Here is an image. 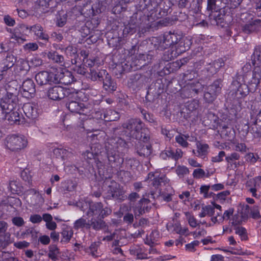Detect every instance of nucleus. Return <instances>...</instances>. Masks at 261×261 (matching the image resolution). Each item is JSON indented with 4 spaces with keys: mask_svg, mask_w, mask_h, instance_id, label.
Wrapping results in <instances>:
<instances>
[{
    "mask_svg": "<svg viewBox=\"0 0 261 261\" xmlns=\"http://www.w3.org/2000/svg\"><path fill=\"white\" fill-rule=\"evenodd\" d=\"M152 17V14L145 15L142 11L137 12L131 17L129 23L123 30V33L132 35L137 31L142 34L148 31L153 25L150 20L153 19Z\"/></svg>",
    "mask_w": 261,
    "mask_h": 261,
    "instance_id": "obj_1",
    "label": "nucleus"
},
{
    "mask_svg": "<svg viewBox=\"0 0 261 261\" xmlns=\"http://www.w3.org/2000/svg\"><path fill=\"white\" fill-rule=\"evenodd\" d=\"M125 145V142L120 137H113L108 140L106 149L109 164L111 167H118L123 163V159L120 157L117 149Z\"/></svg>",
    "mask_w": 261,
    "mask_h": 261,
    "instance_id": "obj_2",
    "label": "nucleus"
},
{
    "mask_svg": "<svg viewBox=\"0 0 261 261\" xmlns=\"http://www.w3.org/2000/svg\"><path fill=\"white\" fill-rule=\"evenodd\" d=\"M48 97L54 100H60L65 97L75 98L76 91L74 89L55 86L50 88L47 92Z\"/></svg>",
    "mask_w": 261,
    "mask_h": 261,
    "instance_id": "obj_3",
    "label": "nucleus"
},
{
    "mask_svg": "<svg viewBox=\"0 0 261 261\" xmlns=\"http://www.w3.org/2000/svg\"><path fill=\"white\" fill-rule=\"evenodd\" d=\"M28 141L24 137L13 134L7 136L4 140L6 148L12 151H17L24 148Z\"/></svg>",
    "mask_w": 261,
    "mask_h": 261,
    "instance_id": "obj_4",
    "label": "nucleus"
},
{
    "mask_svg": "<svg viewBox=\"0 0 261 261\" xmlns=\"http://www.w3.org/2000/svg\"><path fill=\"white\" fill-rule=\"evenodd\" d=\"M156 4V6H151L152 8L150 9L152 12L150 16L152 14V23L155 18H159L167 15L172 6V3L170 0H159ZM150 20H151V19Z\"/></svg>",
    "mask_w": 261,
    "mask_h": 261,
    "instance_id": "obj_5",
    "label": "nucleus"
},
{
    "mask_svg": "<svg viewBox=\"0 0 261 261\" xmlns=\"http://www.w3.org/2000/svg\"><path fill=\"white\" fill-rule=\"evenodd\" d=\"M223 79H218L214 81L206 88L204 94V99L208 103H212L221 93L223 87Z\"/></svg>",
    "mask_w": 261,
    "mask_h": 261,
    "instance_id": "obj_6",
    "label": "nucleus"
},
{
    "mask_svg": "<svg viewBox=\"0 0 261 261\" xmlns=\"http://www.w3.org/2000/svg\"><path fill=\"white\" fill-rule=\"evenodd\" d=\"M144 124L140 119H130L123 123L122 127L128 133V136L135 139L140 138V132Z\"/></svg>",
    "mask_w": 261,
    "mask_h": 261,
    "instance_id": "obj_7",
    "label": "nucleus"
},
{
    "mask_svg": "<svg viewBox=\"0 0 261 261\" xmlns=\"http://www.w3.org/2000/svg\"><path fill=\"white\" fill-rule=\"evenodd\" d=\"M109 185V191L111 193L112 197L117 200L119 202H122L127 199L125 195L126 191L123 187L113 180L110 179Z\"/></svg>",
    "mask_w": 261,
    "mask_h": 261,
    "instance_id": "obj_8",
    "label": "nucleus"
},
{
    "mask_svg": "<svg viewBox=\"0 0 261 261\" xmlns=\"http://www.w3.org/2000/svg\"><path fill=\"white\" fill-rule=\"evenodd\" d=\"M78 93V92L76 91V97L75 98L66 97L67 101L66 103V107L71 113L80 114H84L87 108L84 103L80 102Z\"/></svg>",
    "mask_w": 261,
    "mask_h": 261,
    "instance_id": "obj_9",
    "label": "nucleus"
},
{
    "mask_svg": "<svg viewBox=\"0 0 261 261\" xmlns=\"http://www.w3.org/2000/svg\"><path fill=\"white\" fill-rule=\"evenodd\" d=\"M181 39V35L177 33L169 32L164 34L163 39L159 44V47L161 49L177 45L178 41Z\"/></svg>",
    "mask_w": 261,
    "mask_h": 261,
    "instance_id": "obj_10",
    "label": "nucleus"
},
{
    "mask_svg": "<svg viewBox=\"0 0 261 261\" xmlns=\"http://www.w3.org/2000/svg\"><path fill=\"white\" fill-rule=\"evenodd\" d=\"M18 101V99H12L6 95L2 98L0 103L2 113H9L13 111L16 107Z\"/></svg>",
    "mask_w": 261,
    "mask_h": 261,
    "instance_id": "obj_11",
    "label": "nucleus"
},
{
    "mask_svg": "<svg viewBox=\"0 0 261 261\" xmlns=\"http://www.w3.org/2000/svg\"><path fill=\"white\" fill-rule=\"evenodd\" d=\"M151 207L150 200L148 199L144 198L141 199L135 206H133L135 217H139L148 212Z\"/></svg>",
    "mask_w": 261,
    "mask_h": 261,
    "instance_id": "obj_12",
    "label": "nucleus"
},
{
    "mask_svg": "<svg viewBox=\"0 0 261 261\" xmlns=\"http://www.w3.org/2000/svg\"><path fill=\"white\" fill-rule=\"evenodd\" d=\"M261 184V176L255 177L247 180L245 186L249 192L255 198H258L259 195L257 194V191Z\"/></svg>",
    "mask_w": 261,
    "mask_h": 261,
    "instance_id": "obj_13",
    "label": "nucleus"
},
{
    "mask_svg": "<svg viewBox=\"0 0 261 261\" xmlns=\"http://www.w3.org/2000/svg\"><path fill=\"white\" fill-rule=\"evenodd\" d=\"M21 89L23 96L27 98L32 97L36 92L35 85L33 81L31 79L24 81L22 84Z\"/></svg>",
    "mask_w": 261,
    "mask_h": 261,
    "instance_id": "obj_14",
    "label": "nucleus"
},
{
    "mask_svg": "<svg viewBox=\"0 0 261 261\" xmlns=\"http://www.w3.org/2000/svg\"><path fill=\"white\" fill-rule=\"evenodd\" d=\"M22 110L25 116L29 119L34 120L39 115L37 106L35 103H24L22 107Z\"/></svg>",
    "mask_w": 261,
    "mask_h": 261,
    "instance_id": "obj_15",
    "label": "nucleus"
},
{
    "mask_svg": "<svg viewBox=\"0 0 261 261\" xmlns=\"http://www.w3.org/2000/svg\"><path fill=\"white\" fill-rule=\"evenodd\" d=\"M105 74V75L102 76V79L100 81L102 82L103 88L109 92L115 91L117 89L116 83L106 70Z\"/></svg>",
    "mask_w": 261,
    "mask_h": 261,
    "instance_id": "obj_16",
    "label": "nucleus"
},
{
    "mask_svg": "<svg viewBox=\"0 0 261 261\" xmlns=\"http://www.w3.org/2000/svg\"><path fill=\"white\" fill-rule=\"evenodd\" d=\"M224 65L223 60L222 59H219L207 64L204 70L207 72L208 76H211L216 74Z\"/></svg>",
    "mask_w": 261,
    "mask_h": 261,
    "instance_id": "obj_17",
    "label": "nucleus"
},
{
    "mask_svg": "<svg viewBox=\"0 0 261 261\" xmlns=\"http://www.w3.org/2000/svg\"><path fill=\"white\" fill-rule=\"evenodd\" d=\"M145 76L140 73L132 75L128 81L129 86L134 89L142 87L144 83Z\"/></svg>",
    "mask_w": 261,
    "mask_h": 261,
    "instance_id": "obj_18",
    "label": "nucleus"
},
{
    "mask_svg": "<svg viewBox=\"0 0 261 261\" xmlns=\"http://www.w3.org/2000/svg\"><path fill=\"white\" fill-rule=\"evenodd\" d=\"M146 143V144H145L144 143L138 142L136 144L135 149L136 152L141 156L147 157L152 153V148L151 145L149 143Z\"/></svg>",
    "mask_w": 261,
    "mask_h": 261,
    "instance_id": "obj_19",
    "label": "nucleus"
},
{
    "mask_svg": "<svg viewBox=\"0 0 261 261\" xmlns=\"http://www.w3.org/2000/svg\"><path fill=\"white\" fill-rule=\"evenodd\" d=\"M91 228L98 231L108 228V225L102 219L97 217L96 218H92L89 220V229Z\"/></svg>",
    "mask_w": 261,
    "mask_h": 261,
    "instance_id": "obj_20",
    "label": "nucleus"
},
{
    "mask_svg": "<svg viewBox=\"0 0 261 261\" xmlns=\"http://www.w3.org/2000/svg\"><path fill=\"white\" fill-rule=\"evenodd\" d=\"M35 80L40 86L51 84L50 81V71H43L38 72L35 76Z\"/></svg>",
    "mask_w": 261,
    "mask_h": 261,
    "instance_id": "obj_21",
    "label": "nucleus"
},
{
    "mask_svg": "<svg viewBox=\"0 0 261 261\" xmlns=\"http://www.w3.org/2000/svg\"><path fill=\"white\" fill-rule=\"evenodd\" d=\"M101 202H91L89 204V209L86 212V215L89 217L99 216L101 208Z\"/></svg>",
    "mask_w": 261,
    "mask_h": 261,
    "instance_id": "obj_22",
    "label": "nucleus"
},
{
    "mask_svg": "<svg viewBox=\"0 0 261 261\" xmlns=\"http://www.w3.org/2000/svg\"><path fill=\"white\" fill-rule=\"evenodd\" d=\"M6 119H8L10 122L19 124L20 121V115L18 112L14 111V110L9 113H2L0 116V121H1Z\"/></svg>",
    "mask_w": 261,
    "mask_h": 261,
    "instance_id": "obj_23",
    "label": "nucleus"
},
{
    "mask_svg": "<svg viewBox=\"0 0 261 261\" xmlns=\"http://www.w3.org/2000/svg\"><path fill=\"white\" fill-rule=\"evenodd\" d=\"M191 45L190 40L187 37H182L181 35V39L178 41L177 46H176L177 47L176 51L178 54L185 52L190 48Z\"/></svg>",
    "mask_w": 261,
    "mask_h": 261,
    "instance_id": "obj_24",
    "label": "nucleus"
},
{
    "mask_svg": "<svg viewBox=\"0 0 261 261\" xmlns=\"http://www.w3.org/2000/svg\"><path fill=\"white\" fill-rule=\"evenodd\" d=\"M106 70H95L94 69H89V71L86 74L87 78L90 79L92 81H100L102 79V76L105 75Z\"/></svg>",
    "mask_w": 261,
    "mask_h": 261,
    "instance_id": "obj_25",
    "label": "nucleus"
},
{
    "mask_svg": "<svg viewBox=\"0 0 261 261\" xmlns=\"http://www.w3.org/2000/svg\"><path fill=\"white\" fill-rule=\"evenodd\" d=\"M119 113L113 110L109 109L107 110L103 115V118L102 114L100 115V118L102 121L103 120L105 121H116L119 118Z\"/></svg>",
    "mask_w": 261,
    "mask_h": 261,
    "instance_id": "obj_26",
    "label": "nucleus"
},
{
    "mask_svg": "<svg viewBox=\"0 0 261 261\" xmlns=\"http://www.w3.org/2000/svg\"><path fill=\"white\" fill-rule=\"evenodd\" d=\"M215 11L214 12H212L209 16L211 23L213 24L223 27L224 25V15L218 12L217 10Z\"/></svg>",
    "mask_w": 261,
    "mask_h": 261,
    "instance_id": "obj_27",
    "label": "nucleus"
},
{
    "mask_svg": "<svg viewBox=\"0 0 261 261\" xmlns=\"http://www.w3.org/2000/svg\"><path fill=\"white\" fill-rule=\"evenodd\" d=\"M243 211H244L245 217H248V214L250 213L252 218L253 219H257L260 217L258 207L257 206H253L252 207H250L249 205H246L244 207Z\"/></svg>",
    "mask_w": 261,
    "mask_h": 261,
    "instance_id": "obj_28",
    "label": "nucleus"
},
{
    "mask_svg": "<svg viewBox=\"0 0 261 261\" xmlns=\"http://www.w3.org/2000/svg\"><path fill=\"white\" fill-rule=\"evenodd\" d=\"M153 59V55L149 53L148 54H140L138 56L137 65L140 67L144 66L151 63Z\"/></svg>",
    "mask_w": 261,
    "mask_h": 261,
    "instance_id": "obj_29",
    "label": "nucleus"
},
{
    "mask_svg": "<svg viewBox=\"0 0 261 261\" xmlns=\"http://www.w3.org/2000/svg\"><path fill=\"white\" fill-rule=\"evenodd\" d=\"M261 20L255 19L249 22L248 23L245 24L243 27V31L247 34L255 31L260 25Z\"/></svg>",
    "mask_w": 261,
    "mask_h": 261,
    "instance_id": "obj_30",
    "label": "nucleus"
},
{
    "mask_svg": "<svg viewBox=\"0 0 261 261\" xmlns=\"http://www.w3.org/2000/svg\"><path fill=\"white\" fill-rule=\"evenodd\" d=\"M17 87L18 85H16L15 82L10 83L6 89V95L11 97L12 99H18L19 90H18Z\"/></svg>",
    "mask_w": 261,
    "mask_h": 261,
    "instance_id": "obj_31",
    "label": "nucleus"
},
{
    "mask_svg": "<svg viewBox=\"0 0 261 261\" xmlns=\"http://www.w3.org/2000/svg\"><path fill=\"white\" fill-rule=\"evenodd\" d=\"M261 79V69L259 67L256 66L252 72V76L251 80L248 83L251 85H254L256 87L260 83Z\"/></svg>",
    "mask_w": 261,
    "mask_h": 261,
    "instance_id": "obj_32",
    "label": "nucleus"
},
{
    "mask_svg": "<svg viewBox=\"0 0 261 261\" xmlns=\"http://www.w3.org/2000/svg\"><path fill=\"white\" fill-rule=\"evenodd\" d=\"M13 242L11 239V234L9 232L0 234V249L6 248Z\"/></svg>",
    "mask_w": 261,
    "mask_h": 261,
    "instance_id": "obj_33",
    "label": "nucleus"
},
{
    "mask_svg": "<svg viewBox=\"0 0 261 261\" xmlns=\"http://www.w3.org/2000/svg\"><path fill=\"white\" fill-rule=\"evenodd\" d=\"M75 81V78L71 72L67 70L63 71L61 84L67 85L71 84Z\"/></svg>",
    "mask_w": 261,
    "mask_h": 261,
    "instance_id": "obj_34",
    "label": "nucleus"
},
{
    "mask_svg": "<svg viewBox=\"0 0 261 261\" xmlns=\"http://www.w3.org/2000/svg\"><path fill=\"white\" fill-rule=\"evenodd\" d=\"M73 228L75 230L84 228L87 229H89V220L87 221L86 219L84 217H81L74 222Z\"/></svg>",
    "mask_w": 261,
    "mask_h": 261,
    "instance_id": "obj_35",
    "label": "nucleus"
},
{
    "mask_svg": "<svg viewBox=\"0 0 261 261\" xmlns=\"http://www.w3.org/2000/svg\"><path fill=\"white\" fill-rule=\"evenodd\" d=\"M130 253L137 256L138 259H144L147 258V254L143 252L142 248L137 245H134L129 249Z\"/></svg>",
    "mask_w": 261,
    "mask_h": 261,
    "instance_id": "obj_36",
    "label": "nucleus"
},
{
    "mask_svg": "<svg viewBox=\"0 0 261 261\" xmlns=\"http://www.w3.org/2000/svg\"><path fill=\"white\" fill-rule=\"evenodd\" d=\"M139 111L141 113L143 119L151 123H153V124L156 125L158 124L155 119L153 114L148 113L146 110L140 108Z\"/></svg>",
    "mask_w": 261,
    "mask_h": 261,
    "instance_id": "obj_37",
    "label": "nucleus"
},
{
    "mask_svg": "<svg viewBox=\"0 0 261 261\" xmlns=\"http://www.w3.org/2000/svg\"><path fill=\"white\" fill-rule=\"evenodd\" d=\"M190 136L188 134H182L180 133L175 137L176 142L183 147H187L189 143L187 140L189 138Z\"/></svg>",
    "mask_w": 261,
    "mask_h": 261,
    "instance_id": "obj_38",
    "label": "nucleus"
},
{
    "mask_svg": "<svg viewBox=\"0 0 261 261\" xmlns=\"http://www.w3.org/2000/svg\"><path fill=\"white\" fill-rule=\"evenodd\" d=\"M60 254V251L57 245H51L49 246V252L48 256L53 261H56L58 259V255Z\"/></svg>",
    "mask_w": 261,
    "mask_h": 261,
    "instance_id": "obj_39",
    "label": "nucleus"
},
{
    "mask_svg": "<svg viewBox=\"0 0 261 261\" xmlns=\"http://www.w3.org/2000/svg\"><path fill=\"white\" fill-rule=\"evenodd\" d=\"M63 71L55 70L50 71V81L51 83H61Z\"/></svg>",
    "mask_w": 261,
    "mask_h": 261,
    "instance_id": "obj_40",
    "label": "nucleus"
},
{
    "mask_svg": "<svg viewBox=\"0 0 261 261\" xmlns=\"http://www.w3.org/2000/svg\"><path fill=\"white\" fill-rule=\"evenodd\" d=\"M248 92V86L245 84H243L239 85L236 92V94L238 98H242L246 96Z\"/></svg>",
    "mask_w": 261,
    "mask_h": 261,
    "instance_id": "obj_41",
    "label": "nucleus"
},
{
    "mask_svg": "<svg viewBox=\"0 0 261 261\" xmlns=\"http://www.w3.org/2000/svg\"><path fill=\"white\" fill-rule=\"evenodd\" d=\"M47 57L50 60H51L56 63L59 64L64 63V57L59 55L56 51L49 52L47 54Z\"/></svg>",
    "mask_w": 261,
    "mask_h": 261,
    "instance_id": "obj_42",
    "label": "nucleus"
},
{
    "mask_svg": "<svg viewBox=\"0 0 261 261\" xmlns=\"http://www.w3.org/2000/svg\"><path fill=\"white\" fill-rule=\"evenodd\" d=\"M61 234L62 239L61 240L62 242L68 243L70 240L73 234V231L69 228H64Z\"/></svg>",
    "mask_w": 261,
    "mask_h": 261,
    "instance_id": "obj_43",
    "label": "nucleus"
},
{
    "mask_svg": "<svg viewBox=\"0 0 261 261\" xmlns=\"http://www.w3.org/2000/svg\"><path fill=\"white\" fill-rule=\"evenodd\" d=\"M215 212V207L211 205L202 206L201 212L199 214V216L201 218L205 217L206 215L212 216L214 215Z\"/></svg>",
    "mask_w": 261,
    "mask_h": 261,
    "instance_id": "obj_44",
    "label": "nucleus"
},
{
    "mask_svg": "<svg viewBox=\"0 0 261 261\" xmlns=\"http://www.w3.org/2000/svg\"><path fill=\"white\" fill-rule=\"evenodd\" d=\"M251 59L253 65L257 64V62H261V46H257L255 48Z\"/></svg>",
    "mask_w": 261,
    "mask_h": 261,
    "instance_id": "obj_45",
    "label": "nucleus"
},
{
    "mask_svg": "<svg viewBox=\"0 0 261 261\" xmlns=\"http://www.w3.org/2000/svg\"><path fill=\"white\" fill-rule=\"evenodd\" d=\"M54 153L57 158H61L62 160H65L71 153L65 149L56 148L54 150Z\"/></svg>",
    "mask_w": 261,
    "mask_h": 261,
    "instance_id": "obj_46",
    "label": "nucleus"
},
{
    "mask_svg": "<svg viewBox=\"0 0 261 261\" xmlns=\"http://www.w3.org/2000/svg\"><path fill=\"white\" fill-rule=\"evenodd\" d=\"M38 232L34 228H29L21 234L23 239L27 238L29 236H31V240L35 241L37 238Z\"/></svg>",
    "mask_w": 261,
    "mask_h": 261,
    "instance_id": "obj_47",
    "label": "nucleus"
},
{
    "mask_svg": "<svg viewBox=\"0 0 261 261\" xmlns=\"http://www.w3.org/2000/svg\"><path fill=\"white\" fill-rule=\"evenodd\" d=\"M56 3L55 0H37L36 1L37 4L41 7L43 10H44L45 8L53 7Z\"/></svg>",
    "mask_w": 261,
    "mask_h": 261,
    "instance_id": "obj_48",
    "label": "nucleus"
},
{
    "mask_svg": "<svg viewBox=\"0 0 261 261\" xmlns=\"http://www.w3.org/2000/svg\"><path fill=\"white\" fill-rule=\"evenodd\" d=\"M140 136H141L140 138L136 139L140 140L143 142V143H148L150 140V132L149 129L143 126L140 132Z\"/></svg>",
    "mask_w": 261,
    "mask_h": 261,
    "instance_id": "obj_49",
    "label": "nucleus"
},
{
    "mask_svg": "<svg viewBox=\"0 0 261 261\" xmlns=\"http://www.w3.org/2000/svg\"><path fill=\"white\" fill-rule=\"evenodd\" d=\"M178 55V53L173 50L169 49L166 51L162 57V59L165 61H169L174 59Z\"/></svg>",
    "mask_w": 261,
    "mask_h": 261,
    "instance_id": "obj_50",
    "label": "nucleus"
},
{
    "mask_svg": "<svg viewBox=\"0 0 261 261\" xmlns=\"http://www.w3.org/2000/svg\"><path fill=\"white\" fill-rule=\"evenodd\" d=\"M247 217L244 216V211L243 210L241 214H235L233 216L231 222L232 225L236 226L241 224L242 222L243 219Z\"/></svg>",
    "mask_w": 261,
    "mask_h": 261,
    "instance_id": "obj_51",
    "label": "nucleus"
},
{
    "mask_svg": "<svg viewBox=\"0 0 261 261\" xmlns=\"http://www.w3.org/2000/svg\"><path fill=\"white\" fill-rule=\"evenodd\" d=\"M234 229L235 230V233L240 236L242 240H248L247 230L245 228L236 226Z\"/></svg>",
    "mask_w": 261,
    "mask_h": 261,
    "instance_id": "obj_52",
    "label": "nucleus"
},
{
    "mask_svg": "<svg viewBox=\"0 0 261 261\" xmlns=\"http://www.w3.org/2000/svg\"><path fill=\"white\" fill-rule=\"evenodd\" d=\"M199 107V101L197 100L194 99L187 102L186 104L187 110L190 112H193L197 110Z\"/></svg>",
    "mask_w": 261,
    "mask_h": 261,
    "instance_id": "obj_53",
    "label": "nucleus"
},
{
    "mask_svg": "<svg viewBox=\"0 0 261 261\" xmlns=\"http://www.w3.org/2000/svg\"><path fill=\"white\" fill-rule=\"evenodd\" d=\"M64 49L66 55L68 57L70 58H75V57H79L76 48L72 46H68Z\"/></svg>",
    "mask_w": 261,
    "mask_h": 261,
    "instance_id": "obj_54",
    "label": "nucleus"
},
{
    "mask_svg": "<svg viewBox=\"0 0 261 261\" xmlns=\"http://www.w3.org/2000/svg\"><path fill=\"white\" fill-rule=\"evenodd\" d=\"M186 216L187 217V219L188 220L189 224L191 227L193 228H195L197 226H199L200 223H197V221L195 218L193 216L191 215L189 213L187 212L186 213Z\"/></svg>",
    "mask_w": 261,
    "mask_h": 261,
    "instance_id": "obj_55",
    "label": "nucleus"
},
{
    "mask_svg": "<svg viewBox=\"0 0 261 261\" xmlns=\"http://www.w3.org/2000/svg\"><path fill=\"white\" fill-rule=\"evenodd\" d=\"M176 173L180 178H181L189 174V170L185 166H178L176 169Z\"/></svg>",
    "mask_w": 261,
    "mask_h": 261,
    "instance_id": "obj_56",
    "label": "nucleus"
},
{
    "mask_svg": "<svg viewBox=\"0 0 261 261\" xmlns=\"http://www.w3.org/2000/svg\"><path fill=\"white\" fill-rule=\"evenodd\" d=\"M16 61V57H15L12 54H8L5 59L4 60L3 62H4V63L6 64H9V66H13Z\"/></svg>",
    "mask_w": 261,
    "mask_h": 261,
    "instance_id": "obj_57",
    "label": "nucleus"
},
{
    "mask_svg": "<svg viewBox=\"0 0 261 261\" xmlns=\"http://www.w3.org/2000/svg\"><path fill=\"white\" fill-rule=\"evenodd\" d=\"M197 151L200 155H205L207 152L208 146L206 144H201L200 142L197 143Z\"/></svg>",
    "mask_w": 261,
    "mask_h": 261,
    "instance_id": "obj_58",
    "label": "nucleus"
},
{
    "mask_svg": "<svg viewBox=\"0 0 261 261\" xmlns=\"http://www.w3.org/2000/svg\"><path fill=\"white\" fill-rule=\"evenodd\" d=\"M202 90V85L199 82H197L195 84L193 83L190 85V91L191 92H194L196 94L201 92Z\"/></svg>",
    "mask_w": 261,
    "mask_h": 261,
    "instance_id": "obj_59",
    "label": "nucleus"
},
{
    "mask_svg": "<svg viewBox=\"0 0 261 261\" xmlns=\"http://www.w3.org/2000/svg\"><path fill=\"white\" fill-rule=\"evenodd\" d=\"M152 180V184L153 186L155 187H158L159 186L161 185L162 183L165 185L167 181V178L165 176H162L159 177H154Z\"/></svg>",
    "mask_w": 261,
    "mask_h": 261,
    "instance_id": "obj_60",
    "label": "nucleus"
},
{
    "mask_svg": "<svg viewBox=\"0 0 261 261\" xmlns=\"http://www.w3.org/2000/svg\"><path fill=\"white\" fill-rule=\"evenodd\" d=\"M17 65L20 67V70L28 71L29 69L28 61L23 59H19L17 61Z\"/></svg>",
    "mask_w": 261,
    "mask_h": 261,
    "instance_id": "obj_61",
    "label": "nucleus"
},
{
    "mask_svg": "<svg viewBox=\"0 0 261 261\" xmlns=\"http://www.w3.org/2000/svg\"><path fill=\"white\" fill-rule=\"evenodd\" d=\"M85 64H80L78 66H75L73 69L75 72L77 73L82 74V75H86L88 72L87 69L85 67Z\"/></svg>",
    "mask_w": 261,
    "mask_h": 261,
    "instance_id": "obj_62",
    "label": "nucleus"
},
{
    "mask_svg": "<svg viewBox=\"0 0 261 261\" xmlns=\"http://www.w3.org/2000/svg\"><path fill=\"white\" fill-rule=\"evenodd\" d=\"M128 200H129V205L133 207V205L134 204V203L140 198L139 195L136 192H132L131 193L128 197H127Z\"/></svg>",
    "mask_w": 261,
    "mask_h": 261,
    "instance_id": "obj_63",
    "label": "nucleus"
},
{
    "mask_svg": "<svg viewBox=\"0 0 261 261\" xmlns=\"http://www.w3.org/2000/svg\"><path fill=\"white\" fill-rule=\"evenodd\" d=\"M67 21V15L63 14L62 15L60 14L59 16L57 17V25L59 27L64 26Z\"/></svg>",
    "mask_w": 261,
    "mask_h": 261,
    "instance_id": "obj_64",
    "label": "nucleus"
}]
</instances>
